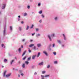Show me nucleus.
I'll list each match as a JSON object with an SVG mask.
<instances>
[{"mask_svg":"<svg viewBox=\"0 0 79 79\" xmlns=\"http://www.w3.org/2000/svg\"><path fill=\"white\" fill-rule=\"evenodd\" d=\"M7 71L6 70L3 73V77H5L6 76V73Z\"/></svg>","mask_w":79,"mask_h":79,"instance_id":"1","label":"nucleus"},{"mask_svg":"<svg viewBox=\"0 0 79 79\" xmlns=\"http://www.w3.org/2000/svg\"><path fill=\"white\" fill-rule=\"evenodd\" d=\"M11 76V73H9L8 74H7L6 75V77H10Z\"/></svg>","mask_w":79,"mask_h":79,"instance_id":"2","label":"nucleus"},{"mask_svg":"<svg viewBox=\"0 0 79 79\" xmlns=\"http://www.w3.org/2000/svg\"><path fill=\"white\" fill-rule=\"evenodd\" d=\"M43 53H44V54H45V55H46V56H47L48 55V54H47V52H46V51H44L43 52Z\"/></svg>","mask_w":79,"mask_h":79,"instance_id":"3","label":"nucleus"},{"mask_svg":"<svg viewBox=\"0 0 79 79\" xmlns=\"http://www.w3.org/2000/svg\"><path fill=\"white\" fill-rule=\"evenodd\" d=\"M35 56H36V55L33 56H32V59L34 60V59H35Z\"/></svg>","mask_w":79,"mask_h":79,"instance_id":"4","label":"nucleus"},{"mask_svg":"<svg viewBox=\"0 0 79 79\" xmlns=\"http://www.w3.org/2000/svg\"><path fill=\"white\" fill-rule=\"evenodd\" d=\"M33 46H34V44H31L29 46V47H33Z\"/></svg>","mask_w":79,"mask_h":79,"instance_id":"5","label":"nucleus"},{"mask_svg":"<svg viewBox=\"0 0 79 79\" xmlns=\"http://www.w3.org/2000/svg\"><path fill=\"white\" fill-rule=\"evenodd\" d=\"M43 64H44V62H41V63H39V65H40V66H41L42 65H43Z\"/></svg>","mask_w":79,"mask_h":79,"instance_id":"6","label":"nucleus"},{"mask_svg":"<svg viewBox=\"0 0 79 79\" xmlns=\"http://www.w3.org/2000/svg\"><path fill=\"white\" fill-rule=\"evenodd\" d=\"M31 57L30 56L28 58L27 61H29V60H31Z\"/></svg>","mask_w":79,"mask_h":79,"instance_id":"7","label":"nucleus"},{"mask_svg":"<svg viewBox=\"0 0 79 79\" xmlns=\"http://www.w3.org/2000/svg\"><path fill=\"white\" fill-rule=\"evenodd\" d=\"M26 51H25L24 52H23V54H22V56H24V55H25V53H26Z\"/></svg>","mask_w":79,"mask_h":79,"instance_id":"8","label":"nucleus"},{"mask_svg":"<svg viewBox=\"0 0 79 79\" xmlns=\"http://www.w3.org/2000/svg\"><path fill=\"white\" fill-rule=\"evenodd\" d=\"M48 38H49L50 41H52V39H51V38L50 37V35H48Z\"/></svg>","mask_w":79,"mask_h":79,"instance_id":"9","label":"nucleus"},{"mask_svg":"<svg viewBox=\"0 0 79 79\" xmlns=\"http://www.w3.org/2000/svg\"><path fill=\"white\" fill-rule=\"evenodd\" d=\"M37 46L38 47H40L41 46V44H37Z\"/></svg>","mask_w":79,"mask_h":79,"instance_id":"10","label":"nucleus"},{"mask_svg":"<svg viewBox=\"0 0 79 79\" xmlns=\"http://www.w3.org/2000/svg\"><path fill=\"white\" fill-rule=\"evenodd\" d=\"M63 35L64 37V40H66V37H65V35H64V34H63Z\"/></svg>","mask_w":79,"mask_h":79,"instance_id":"11","label":"nucleus"},{"mask_svg":"<svg viewBox=\"0 0 79 79\" xmlns=\"http://www.w3.org/2000/svg\"><path fill=\"white\" fill-rule=\"evenodd\" d=\"M25 63L27 64H29V62L27 61H25Z\"/></svg>","mask_w":79,"mask_h":79,"instance_id":"12","label":"nucleus"},{"mask_svg":"<svg viewBox=\"0 0 79 79\" xmlns=\"http://www.w3.org/2000/svg\"><path fill=\"white\" fill-rule=\"evenodd\" d=\"M14 61V60H12L10 62L11 64H13V62Z\"/></svg>","mask_w":79,"mask_h":79,"instance_id":"13","label":"nucleus"},{"mask_svg":"<svg viewBox=\"0 0 79 79\" xmlns=\"http://www.w3.org/2000/svg\"><path fill=\"white\" fill-rule=\"evenodd\" d=\"M40 53L39 52L38 54L37 57H39L40 56Z\"/></svg>","mask_w":79,"mask_h":79,"instance_id":"14","label":"nucleus"},{"mask_svg":"<svg viewBox=\"0 0 79 79\" xmlns=\"http://www.w3.org/2000/svg\"><path fill=\"white\" fill-rule=\"evenodd\" d=\"M28 52L29 53H31V49H30V48H28Z\"/></svg>","mask_w":79,"mask_h":79,"instance_id":"15","label":"nucleus"},{"mask_svg":"<svg viewBox=\"0 0 79 79\" xmlns=\"http://www.w3.org/2000/svg\"><path fill=\"white\" fill-rule=\"evenodd\" d=\"M22 67L23 68H25V64H23L22 65Z\"/></svg>","mask_w":79,"mask_h":79,"instance_id":"16","label":"nucleus"},{"mask_svg":"<svg viewBox=\"0 0 79 79\" xmlns=\"http://www.w3.org/2000/svg\"><path fill=\"white\" fill-rule=\"evenodd\" d=\"M5 6H6V5L5 4H4V6L3 8H2V9H4L5 8Z\"/></svg>","mask_w":79,"mask_h":79,"instance_id":"17","label":"nucleus"},{"mask_svg":"<svg viewBox=\"0 0 79 79\" xmlns=\"http://www.w3.org/2000/svg\"><path fill=\"white\" fill-rule=\"evenodd\" d=\"M29 28V26H27V28H26V30H28V29Z\"/></svg>","mask_w":79,"mask_h":79,"instance_id":"18","label":"nucleus"},{"mask_svg":"<svg viewBox=\"0 0 79 79\" xmlns=\"http://www.w3.org/2000/svg\"><path fill=\"white\" fill-rule=\"evenodd\" d=\"M53 54H54V55H56V52H53Z\"/></svg>","mask_w":79,"mask_h":79,"instance_id":"19","label":"nucleus"},{"mask_svg":"<svg viewBox=\"0 0 79 79\" xmlns=\"http://www.w3.org/2000/svg\"><path fill=\"white\" fill-rule=\"evenodd\" d=\"M57 42L58 43H59V44H61V41L60 40H58Z\"/></svg>","mask_w":79,"mask_h":79,"instance_id":"20","label":"nucleus"},{"mask_svg":"<svg viewBox=\"0 0 79 79\" xmlns=\"http://www.w3.org/2000/svg\"><path fill=\"white\" fill-rule=\"evenodd\" d=\"M42 74H45V71H44L42 72Z\"/></svg>","mask_w":79,"mask_h":79,"instance_id":"21","label":"nucleus"},{"mask_svg":"<svg viewBox=\"0 0 79 79\" xmlns=\"http://www.w3.org/2000/svg\"><path fill=\"white\" fill-rule=\"evenodd\" d=\"M42 13V10H40L39 12V13H40V14H41V13Z\"/></svg>","mask_w":79,"mask_h":79,"instance_id":"22","label":"nucleus"},{"mask_svg":"<svg viewBox=\"0 0 79 79\" xmlns=\"http://www.w3.org/2000/svg\"><path fill=\"white\" fill-rule=\"evenodd\" d=\"M8 60H6V59H5L4 60V61L5 62H6V61H7Z\"/></svg>","mask_w":79,"mask_h":79,"instance_id":"23","label":"nucleus"},{"mask_svg":"<svg viewBox=\"0 0 79 79\" xmlns=\"http://www.w3.org/2000/svg\"><path fill=\"white\" fill-rule=\"evenodd\" d=\"M49 75H46L45 76V77H49Z\"/></svg>","mask_w":79,"mask_h":79,"instance_id":"24","label":"nucleus"},{"mask_svg":"<svg viewBox=\"0 0 79 79\" xmlns=\"http://www.w3.org/2000/svg\"><path fill=\"white\" fill-rule=\"evenodd\" d=\"M26 58V56H25L23 58V60H24Z\"/></svg>","mask_w":79,"mask_h":79,"instance_id":"25","label":"nucleus"},{"mask_svg":"<svg viewBox=\"0 0 79 79\" xmlns=\"http://www.w3.org/2000/svg\"><path fill=\"white\" fill-rule=\"evenodd\" d=\"M21 50V48H19V51L20 52Z\"/></svg>","mask_w":79,"mask_h":79,"instance_id":"26","label":"nucleus"},{"mask_svg":"<svg viewBox=\"0 0 79 79\" xmlns=\"http://www.w3.org/2000/svg\"><path fill=\"white\" fill-rule=\"evenodd\" d=\"M50 67V65H48L47 68H49Z\"/></svg>","mask_w":79,"mask_h":79,"instance_id":"27","label":"nucleus"},{"mask_svg":"<svg viewBox=\"0 0 79 79\" xmlns=\"http://www.w3.org/2000/svg\"><path fill=\"white\" fill-rule=\"evenodd\" d=\"M33 27H34V25H32V26L31 27V28L32 29V28H33Z\"/></svg>","mask_w":79,"mask_h":79,"instance_id":"28","label":"nucleus"},{"mask_svg":"<svg viewBox=\"0 0 79 79\" xmlns=\"http://www.w3.org/2000/svg\"><path fill=\"white\" fill-rule=\"evenodd\" d=\"M10 30L12 31V27H10Z\"/></svg>","mask_w":79,"mask_h":79,"instance_id":"29","label":"nucleus"},{"mask_svg":"<svg viewBox=\"0 0 79 79\" xmlns=\"http://www.w3.org/2000/svg\"><path fill=\"white\" fill-rule=\"evenodd\" d=\"M19 31H21V27H19Z\"/></svg>","mask_w":79,"mask_h":79,"instance_id":"30","label":"nucleus"},{"mask_svg":"<svg viewBox=\"0 0 79 79\" xmlns=\"http://www.w3.org/2000/svg\"><path fill=\"white\" fill-rule=\"evenodd\" d=\"M54 63H55V64H57V61H55L54 62Z\"/></svg>","mask_w":79,"mask_h":79,"instance_id":"31","label":"nucleus"},{"mask_svg":"<svg viewBox=\"0 0 79 79\" xmlns=\"http://www.w3.org/2000/svg\"><path fill=\"white\" fill-rule=\"evenodd\" d=\"M51 36H52V37H54L55 34H52V35H51Z\"/></svg>","mask_w":79,"mask_h":79,"instance_id":"32","label":"nucleus"},{"mask_svg":"<svg viewBox=\"0 0 79 79\" xmlns=\"http://www.w3.org/2000/svg\"><path fill=\"white\" fill-rule=\"evenodd\" d=\"M41 77L43 78H44V77H45V76H44V75H41Z\"/></svg>","mask_w":79,"mask_h":79,"instance_id":"33","label":"nucleus"},{"mask_svg":"<svg viewBox=\"0 0 79 79\" xmlns=\"http://www.w3.org/2000/svg\"><path fill=\"white\" fill-rule=\"evenodd\" d=\"M27 8H28V9H29V8H30V6H27Z\"/></svg>","mask_w":79,"mask_h":79,"instance_id":"34","label":"nucleus"},{"mask_svg":"<svg viewBox=\"0 0 79 79\" xmlns=\"http://www.w3.org/2000/svg\"><path fill=\"white\" fill-rule=\"evenodd\" d=\"M26 15H27V13H25L24 14V16H26Z\"/></svg>","mask_w":79,"mask_h":79,"instance_id":"35","label":"nucleus"},{"mask_svg":"<svg viewBox=\"0 0 79 79\" xmlns=\"http://www.w3.org/2000/svg\"><path fill=\"white\" fill-rule=\"evenodd\" d=\"M36 47H35V46H34V47L33 48L34 49V50H36Z\"/></svg>","mask_w":79,"mask_h":79,"instance_id":"36","label":"nucleus"},{"mask_svg":"<svg viewBox=\"0 0 79 79\" xmlns=\"http://www.w3.org/2000/svg\"><path fill=\"white\" fill-rule=\"evenodd\" d=\"M36 31H39V29L38 28H36Z\"/></svg>","mask_w":79,"mask_h":79,"instance_id":"37","label":"nucleus"},{"mask_svg":"<svg viewBox=\"0 0 79 79\" xmlns=\"http://www.w3.org/2000/svg\"><path fill=\"white\" fill-rule=\"evenodd\" d=\"M40 3H39L38 4V6H40Z\"/></svg>","mask_w":79,"mask_h":79,"instance_id":"38","label":"nucleus"},{"mask_svg":"<svg viewBox=\"0 0 79 79\" xmlns=\"http://www.w3.org/2000/svg\"><path fill=\"white\" fill-rule=\"evenodd\" d=\"M34 75H37V73L35 72L34 74Z\"/></svg>","mask_w":79,"mask_h":79,"instance_id":"39","label":"nucleus"},{"mask_svg":"<svg viewBox=\"0 0 79 79\" xmlns=\"http://www.w3.org/2000/svg\"><path fill=\"white\" fill-rule=\"evenodd\" d=\"M3 46H4V44H2V47H3Z\"/></svg>","mask_w":79,"mask_h":79,"instance_id":"40","label":"nucleus"},{"mask_svg":"<svg viewBox=\"0 0 79 79\" xmlns=\"http://www.w3.org/2000/svg\"><path fill=\"white\" fill-rule=\"evenodd\" d=\"M42 18H44V15H42Z\"/></svg>","mask_w":79,"mask_h":79,"instance_id":"41","label":"nucleus"},{"mask_svg":"<svg viewBox=\"0 0 79 79\" xmlns=\"http://www.w3.org/2000/svg\"><path fill=\"white\" fill-rule=\"evenodd\" d=\"M22 73V71H21V70H20V71H19V73Z\"/></svg>","mask_w":79,"mask_h":79,"instance_id":"42","label":"nucleus"},{"mask_svg":"<svg viewBox=\"0 0 79 79\" xmlns=\"http://www.w3.org/2000/svg\"><path fill=\"white\" fill-rule=\"evenodd\" d=\"M35 34V33H34L33 34H32V35H34Z\"/></svg>","mask_w":79,"mask_h":79,"instance_id":"43","label":"nucleus"},{"mask_svg":"<svg viewBox=\"0 0 79 79\" xmlns=\"http://www.w3.org/2000/svg\"><path fill=\"white\" fill-rule=\"evenodd\" d=\"M21 76H23L24 75V74H23V73H22L21 74Z\"/></svg>","mask_w":79,"mask_h":79,"instance_id":"44","label":"nucleus"},{"mask_svg":"<svg viewBox=\"0 0 79 79\" xmlns=\"http://www.w3.org/2000/svg\"><path fill=\"white\" fill-rule=\"evenodd\" d=\"M40 35L39 34H38V36H40Z\"/></svg>","mask_w":79,"mask_h":79,"instance_id":"45","label":"nucleus"},{"mask_svg":"<svg viewBox=\"0 0 79 79\" xmlns=\"http://www.w3.org/2000/svg\"><path fill=\"white\" fill-rule=\"evenodd\" d=\"M21 23L22 24H23L24 23V22H23V21L21 22Z\"/></svg>","mask_w":79,"mask_h":79,"instance_id":"46","label":"nucleus"},{"mask_svg":"<svg viewBox=\"0 0 79 79\" xmlns=\"http://www.w3.org/2000/svg\"><path fill=\"white\" fill-rule=\"evenodd\" d=\"M55 47V44H53V47Z\"/></svg>","mask_w":79,"mask_h":79,"instance_id":"47","label":"nucleus"},{"mask_svg":"<svg viewBox=\"0 0 79 79\" xmlns=\"http://www.w3.org/2000/svg\"><path fill=\"white\" fill-rule=\"evenodd\" d=\"M55 20H56L57 19V17H55Z\"/></svg>","mask_w":79,"mask_h":79,"instance_id":"48","label":"nucleus"},{"mask_svg":"<svg viewBox=\"0 0 79 79\" xmlns=\"http://www.w3.org/2000/svg\"><path fill=\"white\" fill-rule=\"evenodd\" d=\"M4 33H5V29H4Z\"/></svg>","mask_w":79,"mask_h":79,"instance_id":"49","label":"nucleus"},{"mask_svg":"<svg viewBox=\"0 0 79 79\" xmlns=\"http://www.w3.org/2000/svg\"><path fill=\"white\" fill-rule=\"evenodd\" d=\"M39 22H40V23H41L42 20H40Z\"/></svg>","mask_w":79,"mask_h":79,"instance_id":"50","label":"nucleus"},{"mask_svg":"<svg viewBox=\"0 0 79 79\" xmlns=\"http://www.w3.org/2000/svg\"><path fill=\"white\" fill-rule=\"evenodd\" d=\"M24 40H25L24 39H23V40H22V41L23 42H24Z\"/></svg>","mask_w":79,"mask_h":79,"instance_id":"51","label":"nucleus"},{"mask_svg":"<svg viewBox=\"0 0 79 79\" xmlns=\"http://www.w3.org/2000/svg\"><path fill=\"white\" fill-rule=\"evenodd\" d=\"M32 41H33V40H30V42H32Z\"/></svg>","mask_w":79,"mask_h":79,"instance_id":"52","label":"nucleus"},{"mask_svg":"<svg viewBox=\"0 0 79 79\" xmlns=\"http://www.w3.org/2000/svg\"><path fill=\"white\" fill-rule=\"evenodd\" d=\"M21 47H22V48H23V45H22Z\"/></svg>","mask_w":79,"mask_h":79,"instance_id":"53","label":"nucleus"},{"mask_svg":"<svg viewBox=\"0 0 79 79\" xmlns=\"http://www.w3.org/2000/svg\"><path fill=\"white\" fill-rule=\"evenodd\" d=\"M18 17L20 18H21V17L19 15L18 16Z\"/></svg>","mask_w":79,"mask_h":79,"instance_id":"54","label":"nucleus"},{"mask_svg":"<svg viewBox=\"0 0 79 79\" xmlns=\"http://www.w3.org/2000/svg\"><path fill=\"white\" fill-rule=\"evenodd\" d=\"M26 44H27V43L26 42H25L24 44L25 45H26Z\"/></svg>","mask_w":79,"mask_h":79,"instance_id":"55","label":"nucleus"},{"mask_svg":"<svg viewBox=\"0 0 79 79\" xmlns=\"http://www.w3.org/2000/svg\"><path fill=\"white\" fill-rule=\"evenodd\" d=\"M18 76L19 77H20V75H18Z\"/></svg>","mask_w":79,"mask_h":79,"instance_id":"56","label":"nucleus"},{"mask_svg":"<svg viewBox=\"0 0 79 79\" xmlns=\"http://www.w3.org/2000/svg\"><path fill=\"white\" fill-rule=\"evenodd\" d=\"M15 59H17V58H16V57H15Z\"/></svg>","mask_w":79,"mask_h":79,"instance_id":"57","label":"nucleus"},{"mask_svg":"<svg viewBox=\"0 0 79 79\" xmlns=\"http://www.w3.org/2000/svg\"><path fill=\"white\" fill-rule=\"evenodd\" d=\"M64 45H62V47H64Z\"/></svg>","mask_w":79,"mask_h":79,"instance_id":"58","label":"nucleus"},{"mask_svg":"<svg viewBox=\"0 0 79 79\" xmlns=\"http://www.w3.org/2000/svg\"><path fill=\"white\" fill-rule=\"evenodd\" d=\"M4 67V66H2V68H3Z\"/></svg>","mask_w":79,"mask_h":79,"instance_id":"59","label":"nucleus"},{"mask_svg":"<svg viewBox=\"0 0 79 79\" xmlns=\"http://www.w3.org/2000/svg\"><path fill=\"white\" fill-rule=\"evenodd\" d=\"M19 20H20L19 19H18V21H19Z\"/></svg>","mask_w":79,"mask_h":79,"instance_id":"60","label":"nucleus"},{"mask_svg":"<svg viewBox=\"0 0 79 79\" xmlns=\"http://www.w3.org/2000/svg\"><path fill=\"white\" fill-rule=\"evenodd\" d=\"M19 63H20V61H19Z\"/></svg>","mask_w":79,"mask_h":79,"instance_id":"61","label":"nucleus"},{"mask_svg":"<svg viewBox=\"0 0 79 79\" xmlns=\"http://www.w3.org/2000/svg\"><path fill=\"white\" fill-rule=\"evenodd\" d=\"M4 48H5V46H4Z\"/></svg>","mask_w":79,"mask_h":79,"instance_id":"62","label":"nucleus"},{"mask_svg":"<svg viewBox=\"0 0 79 79\" xmlns=\"http://www.w3.org/2000/svg\"><path fill=\"white\" fill-rule=\"evenodd\" d=\"M16 71H18V69H16Z\"/></svg>","mask_w":79,"mask_h":79,"instance_id":"63","label":"nucleus"},{"mask_svg":"<svg viewBox=\"0 0 79 79\" xmlns=\"http://www.w3.org/2000/svg\"><path fill=\"white\" fill-rule=\"evenodd\" d=\"M42 79H44V78H42Z\"/></svg>","mask_w":79,"mask_h":79,"instance_id":"64","label":"nucleus"}]
</instances>
